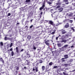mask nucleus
<instances>
[{
	"instance_id": "obj_32",
	"label": "nucleus",
	"mask_w": 75,
	"mask_h": 75,
	"mask_svg": "<svg viewBox=\"0 0 75 75\" xmlns=\"http://www.w3.org/2000/svg\"><path fill=\"white\" fill-rule=\"evenodd\" d=\"M16 70H17V71H18V70H19V67H16Z\"/></svg>"
},
{
	"instance_id": "obj_20",
	"label": "nucleus",
	"mask_w": 75,
	"mask_h": 75,
	"mask_svg": "<svg viewBox=\"0 0 75 75\" xmlns=\"http://www.w3.org/2000/svg\"><path fill=\"white\" fill-rule=\"evenodd\" d=\"M2 46H3V43L1 42H0V47H2Z\"/></svg>"
},
{
	"instance_id": "obj_10",
	"label": "nucleus",
	"mask_w": 75,
	"mask_h": 75,
	"mask_svg": "<svg viewBox=\"0 0 75 75\" xmlns=\"http://www.w3.org/2000/svg\"><path fill=\"white\" fill-rule=\"evenodd\" d=\"M47 30H48V31L49 33H51V32H52V28H48Z\"/></svg>"
},
{
	"instance_id": "obj_5",
	"label": "nucleus",
	"mask_w": 75,
	"mask_h": 75,
	"mask_svg": "<svg viewBox=\"0 0 75 75\" xmlns=\"http://www.w3.org/2000/svg\"><path fill=\"white\" fill-rule=\"evenodd\" d=\"M69 27V23H67L64 25V28H68Z\"/></svg>"
},
{
	"instance_id": "obj_23",
	"label": "nucleus",
	"mask_w": 75,
	"mask_h": 75,
	"mask_svg": "<svg viewBox=\"0 0 75 75\" xmlns=\"http://www.w3.org/2000/svg\"><path fill=\"white\" fill-rule=\"evenodd\" d=\"M14 52H13V51L11 52V55L13 57V56H14Z\"/></svg>"
},
{
	"instance_id": "obj_49",
	"label": "nucleus",
	"mask_w": 75,
	"mask_h": 75,
	"mask_svg": "<svg viewBox=\"0 0 75 75\" xmlns=\"http://www.w3.org/2000/svg\"><path fill=\"white\" fill-rule=\"evenodd\" d=\"M27 63H27V64H26V65H29V63L30 64V63L29 62H27Z\"/></svg>"
},
{
	"instance_id": "obj_41",
	"label": "nucleus",
	"mask_w": 75,
	"mask_h": 75,
	"mask_svg": "<svg viewBox=\"0 0 75 75\" xmlns=\"http://www.w3.org/2000/svg\"><path fill=\"white\" fill-rule=\"evenodd\" d=\"M33 49L35 50H36V47H33Z\"/></svg>"
},
{
	"instance_id": "obj_2",
	"label": "nucleus",
	"mask_w": 75,
	"mask_h": 75,
	"mask_svg": "<svg viewBox=\"0 0 75 75\" xmlns=\"http://www.w3.org/2000/svg\"><path fill=\"white\" fill-rule=\"evenodd\" d=\"M45 3H43V4H42V6L40 8L39 10H42V9H43V10H45V8H44V7H45Z\"/></svg>"
},
{
	"instance_id": "obj_8",
	"label": "nucleus",
	"mask_w": 75,
	"mask_h": 75,
	"mask_svg": "<svg viewBox=\"0 0 75 75\" xmlns=\"http://www.w3.org/2000/svg\"><path fill=\"white\" fill-rule=\"evenodd\" d=\"M53 23L54 22L52 21H49V24H51L52 25H54V24H53Z\"/></svg>"
},
{
	"instance_id": "obj_15",
	"label": "nucleus",
	"mask_w": 75,
	"mask_h": 75,
	"mask_svg": "<svg viewBox=\"0 0 75 75\" xmlns=\"http://www.w3.org/2000/svg\"><path fill=\"white\" fill-rule=\"evenodd\" d=\"M45 67L44 66H43L42 67V71H44L45 70Z\"/></svg>"
},
{
	"instance_id": "obj_9",
	"label": "nucleus",
	"mask_w": 75,
	"mask_h": 75,
	"mask_svg": "<svg viewBox=\"0 0 75 75\" xmlns=\"http://www.w3.org/2000/svg\"><path fill=\"white\" fill-rule=\"evenodd\" d=\"M72 15H73V13H69L67 14L68 16H69V17L72 16Z\"/></svg>"
},
{
	"instance_id": "obj_58",
	"label": "nucleus",
	"mask_w": 75,
	"mask_h": 75,
	"mask_svg": "<svg viewBox=\"0 0 75 75\" xmlns=\"http://www.w3.org/2000/svg\"><path fill=\"white\" fill-rule=\"evenodd\" d=\"M53 52H54V51H52V53L53 55H54V53H53Z\"/></svg>"
},
{
	"instance_id": "obj_37",
	"label": "nucleus",
	"mask_w": 75,
	"mask_h": 75,
	"mask_svg": "<svg viewBox=\"0 0 75 75\" xmlns=\"http://www.w3.org/2000/svg\"><path fill=\"white\" fill-rule=\"evenodd\" d=\"M65 2H68V0H64Z\"/></svg>"
},
{
	"instance_id": "obj_57",
	"label": "nucleus",
	"mask_w": 75,
	"mask_h": 75,
	"mask_svg": "<svg viewBox=\"0 0 75 75\" xmlns=\"http://www.w3.org/2000/svg\"><path fill=\"white\" fill-rule=\"evenodd\" d=\"M58 25H59V23H57V24L56 25V26H58Z\"/></svg>"
},
{
	"instance_id": "obj_12",
	"label": "nucleus",
	"mask_w": 75,
	"mask_h": 75,
	"mask_svg": "<svg viewBox=\"0 0 75 75\" xmlns=\"http://www.w3.org/2000/svg\"><path fill=\"white\" fill-rule=\"evenodd\" d=\"M68 65H69V64H63L64 66H65V67H68Z\"/></svg>"
},
{
	"instance_id": "obj_4",
	"label": "nucleus",
	"mask_w": 75,
	"mask_h": 75,
	"mask_svg": "<svg viewBox=\"0 0 75 75\" xmlns=\"http://www.w3.org/2000/svg\"><path fill=\"white\" fill-rule=\"evenodd\" d=\"M53 0H46V1L47 3L48 4H52V2Z\"/></svg>"
},
{
	"instance_id": "obj_60",
	"label": "nucleus",
	"mask_w": 75,
	"mask_h": 75,
	"mask_svg": "<svg viewBox=\"0 0 75 75\" xmlns=\"http://www.w3.org/2000/svg\"><path fill=\"white\" fill-rule=\"evenodd\" d=\"M16 24H17V25H18L19 24V23H17Z\"/></svg>"
},
{
	"instance_id": "obj_22",
	"label": "nucleus",
	"mask_w": 75,
	"mask_h": 75,
	"mask_svg": "<svg viewBox=\"0 0 75 75\" xmlns=\"http://www.w3.org/2000/svg\"><path fill=\"white\" fill-rule=\"evenodd\" d=\"M27 57L28 58H30L31 57V56H30V54L27 53Z\"/></svg>"
},
{
	"instance_id": "obj_6",
	"label": "nucleus",
	"mask_w": 75,
	"mask_h": 75,
	"mask_svg": "<svg viewBox=\"0 0 75 75\" xmlns=\"http://www.w3.org/2000/svg\"><path fill=\"white\" fill-rule=\"evenodd\" d=\"M48 42H49V40H45V42L46 45L49 46L50 45V44H49V43Z\"/></svg>"
},
{
	"instance_id": "obj_42",
	"label": "nucleus",
	"mask_w": 75,
	"mask_h": 75,
	"mask_svg": "<svg viewBox=\"0 0 75 75\" xmlns=\"http://www.w3.org/2000/svg\"><path fill=\"white\" fill-rule=\"evenodd\" d=\"M13 40V38H10L9 40H10V41H11V40Z\"/></svg>"
},
{
	"instance_id": "obj_36",
	"label": "nucleus",
	"mask_w": 75,
	"mask_h": 75,
	"mask_svg": "<svg viewBox=\"0 0 75 75\" xmlns=\"http://www.w3.org/2000/svg\"><path fill=\"white\" fill-rule=\"evenodd\" d=\"M33 27V25H32L30 27V28H32V27Z\"/></svg>"
},
{
	"instance_id": "obj_61",
	"label": "nucleus",
	"mask_w": 75,
	"mask_h": 75,
	"mask_svg": "<svg viewBox=\"0 0 75 75\" xmlns=\"http://www.w3.org/2000/svg\"><path fill=\"white\" fill-rule=\"evenodd\" d=\"M50 51H52V48L50 49Z\"/></svg>"
},
{
	"instance_id": "obj_43",
	"label": "nucleus",
	"mask_w": 75,
	"mask_h": 75,
	"mask_svg": "<svg viewBox=\"0 0 75 75\" xmlns=\"http://www.w3.org/2000/svg\"><path fill=\"white\" fill-rule=\"evenodd\" d=\"M69 20V19H66V20H64V22H65V21H67V20Z\"/></svg>"
},
{
	"instance_id": "obj_29",
	"label": "nucleus",
	"mask_w": 75,
	"mask_h": 75,
	"mask_svg": "<svg viewBox=\"0 0 75 75\" xmlns=\"http://www.w3.org/2000/svg\"><path fill=\"white\" fill-rule=\"evenodd\" d=\"M68 46V45H65L64 46V47H65V48H66Z\"/></svg>"
},
{
	"instance_id": "obj_47",
	"label": "nucleus",
	"mask_w": 75,
	"mask_h": 75,
	"mask_svg": "<svg viewBox=\"0 0 75 75\" xmlns=\"http://www.w3.org/2000/svg\"><path fill=\"white\" fill-rule=\"evenodd\" d=\"M43 13L42 12H41V13H40V15H41V16H42V14H43Z\"/></svg>"
},
{
	"instance_id": "obj_50",
	"label": "nucleus",
	"mask_w": 75,
	"mask_h": 75,
	"mask_svg": "<svg viewBox=\"0 0 75 75\" xmlns=\"http://www.w3.org/2000/svg\"><path fill=\"white\" fill-rule=\"evenodd\" d=\"M74 47V45H72L71 46V48H73Z\"/></svg>"
},
{
	"instance_id": "obj_48",
	"label": "nucleus",
	"mask_w": 75,
	"mask_h": 75,
	"mask_svg": "<svg viewBox=\"0 0 75 75\" xmlns=\"http://www.w3.org/2000/svg\"><path fill=\"white\" fill-rule=\"evenodd\" d=\"M66 4H69V2H67V3H65Z\"/></svg>"
},
{
	"instance_id": "obj_54",
	"label": "nucleus",
	"mask_w": 75,
	"mask_h": 75,
	"mask_svg": "<svg viewBox=\"0 0 75 75\" xmlns=\"http://www.w3.org/2000/svg\"><path fill=\"white\" fill-rule=\"evenodd\" d=\"M9 37H12V35H9Z\"/></svg>"
},
{
	"instance_id": "obj_26",
	"label": "nucleus",
	"mask_w": 75,
	"mask_h": 75,
	"mask_svg": "<svg viewBox=\"0 0 75 75\" xmlns=\"http://www.w3.org/2000/svg\"><path fill=\"white\" fill-rule=\"evenodd\" d=\"M30 0H26L25 2L26 3H28V2H30Z\"/></svg>"
},
{
	"instance_id": "obj_24",
	"label": "nucleus",
	"mask_w": 75,
	"mask_h": 75,
	"mask_svg": "<svg viewBox=\"0 0 75 75\" xmlns=\"http://www.w3.org/2000/svg\"><path fill=\"white\" fill-rule=\"evenodd\" d=\"M21 11H23L24 10V8H21Z\"/></svg>"
},
{
	"instance_id": "obj_18",
	"label": "nucleus",
	"mask_w": 75,
	"mask_h": 75,
	"mask_svg": "<svg viewBox=\"0 0 75 75\" xmlns=\"http://www.w3.org/2000/svg\"><path fill=\"white\" fill-rule=\"evenodd\" d=\"M0 61H1V62H2V63L3 64H4V61L3 60V58H0Z\"/></svg>"
},
{
	"instance_id": "obj_46",
	"label": "nucleus",
	"mask_w": 75,
	"mask_h": 75,
	"mask_svg": "<svg viewBox=\"0 0 75 75\" xmlns=\"http://www.w3.org/2000/svg\"><path fill=\"white\" fill-rule=\"evenodd\" d=\"M24 51V49H22L21 50V52H23Z\"/></svg>"
},
{
	"instance_id": "obj_63",
	"label": "nucleus",
	"mask_w": 75,
	"mask_h": 75,
	"mask_svg": "<svg viewBox=\"0 0 75 75\" xmlns=\"http://www.w3.org/2000/svg\"><path fill=\"white\" fill-rule=\"evenodd\" d=\"M26 61H27V62H28V60H26Z\"/></svg>"
},
{
	"instance_id": "obj_11",
	"label": "nucleus",
	"mask_w": 75,
	"mask_h": 75,
	"mask_svg": "<svg viewBox=\"0 0 75 75\" xmlns=\"http://www.w3.org/2000/svg\"><path fill=\"white\" fill-rule=\"evenodd\" d=\"M68 40H62L61 41L62 42H64V43H65V42H66L67 41H68Z\"/></svg>"
},
{
	"instance_id": "obj_51",
	"label": "nucleus",
	"mask_w": 75,
	"mask_h": 75,
	"mask_svg": "<svg viewBox=\"0 0 75 75\" xmlns=\"http://www.w3.org/2000/svg\"><path fill=\"white\" fill-rule=\"evenodd\" d=\"M10 38H8V40H10Z\"/></svg>"
},
{
	"instance_id": "obj_45",
	"label": "nucleus",
	"mask_w": 75,
	"mask_h": 75,
	"mask_svg": "<svg viewBox=\"0 0 75 75\" xmlns=\"http://www.w3.org/2000/svg\"><path fill=\"white\" fill-rule=\"evenodd\" d=\"M52 35H54V34H55V32H52Z\"/></svg>"
},
{
	"instance_id": "obj_25",
	"label": "nucleus",
	"mask_w": 75,
	"mask_h": 75,
	"mask_svg": "<svg viewBox=\"0 0 75 75\" xmlns=\"http://www.w3.org/2000/svg\"><path fill=\"white\" fill-rule=\"evenodd\" d=\"M8 38L6 36L4 38V40L5 41H6V40H8Z\"/></svg>"
},
{
	"instance_id": "obj_39",
	"label": "nucleus",
	"mask_w": 75,
	"mask_h": 75,
	"mask_svg": "<svg viewBox=\"0 0 75 75\" xmlns=\"http://www.w3.org/2000/svg\"><path fill=\"white\" fill-rule=\"evenodd\" d=\"M59 36L56 37V40H58V38H59Z\"/></svg>"
},
{
	"instance_id": "obj_34",
	"label": "nucleus",
	"mask_w": 75,
	"mask_h": 75,
	"mask_svg": "<svg viewBox=\"0 0 75 75\" xmlns=\"http://www.w3.org/2000/svg\"><path fill=\"white\" fill-rule=\"evenodd\" d=\"M53 68L54 69L57 68H58V66H54Z\"/></svg>"
},
{
	"instance_id": "obj_21",
	"label": "nucleus",
	"mask_w": 75,
	"mask_h": 75,
	"mask_svg": "<svg viewBox=\"0 0 75 75\" xmlns=\"http://www.w3.org/2000/svg\"><path fill=\"white\" fill-rule=\"evenodd\" d=\"M62 44L59 43H58L57 44V45L58 46V47H61Z\"/></svg>"
},
{
	"instance_id": "obj_7",
	"label": "nucleus",
	"mask_w": 75,
	"mask_h": 75,
	"mask_svg": "<svg viewBox=\"0 0 75 75\" xmlns=\"http://www.w3.org/2000/svg\"><path fill=\"white\" fill-rule=\"evenodd\" d=\"M61 31H62V34H65L67 33V32L65 31V30H63V29H62Z\"/></svg>"
},
{
	"instance_id": "obj_35",
	"label": "nucleus",
	"mask_w": 75,
	"mask_h": 75,
	"mask_svg": "<svg viewBox=\"0 0 75 75\" xmlns=\"http://www.w3.org/2000/svg\"><path fill=\"white\" fill-rule=\"evenodd\" d=\"M69 22L70 23H72V22H73V21L72 20H70L69 21Z\"/></svg>"
},
{
	"instance_id": "obj_53",
	"label": "nucleus",
	"mask_w": 75,
	"mask_h": 75,
	"mask_svg": "<svg viewBox=\"0 0 75 75\" xmlns=\"http://www.w3.org/2000/svg\"><path fill=\"white\" fill-rule=\"evenodd\" d=\"M16 74H17L18 73V71H16Z\"/></svg>"
},
{
	"instance_id": "obj_27",
	"label": "nucleus",
	"mask_w": 75,
	"mask_h": 75,
	"mask_svg": "<svg viewBox=\"0 0 75 75\" xmlns=\"http://www.w3.org/2000/svg\"><path fill=\"white\" fill-rule=\"evenodd\" d=\"M52 62H51L49 63V65L50 66L52 65Z\"/></svg>"
},
{
	"instance_id": "obj_31",
	"label": "nucleus",
	"mask_w": 75,
	"mask_h": 75,
	"mask_svg": "<svg viewBox=\"0 0 75 75\" xmlns=\"http://www.w3.org/2000/svg\"><path fill=\"white\" fill-rule=\"evenodd\" d=\"M39 61H40L39 63H40V64H42V63L43 62L42 60H40Z\"/></svg>"
},
{
	"instance_id": "obj_38",
	"label": "nucleus",
	"mask_w": 75,
	"mask_h": 75,
	"mask_svg": "<svg viewBox=\"0 0 75 75\" xmlns=\"http://www.w3.org/2000/svg\"><path fill=\"white\" fill-rule=\"evenodd\" d=\"M10 15H11V13H8V16H10Z\"/></svg>"
},
{
	"instance_id": "obj_33",
	"label": "nucleus",
	"mask_w": 75,
	"mask_h": 75,
	"mask_svg": "<svg viewBox=\"0 0 75 75\" xmlns=\"http://www.w3.org/2000/svg\"><path fill=\"white\" fill-rule=\"evenodd\" d=\"M13 46V43H11L10 46V47H11Z\"/></svg>"
},
{
	"instance_id": "obj_52",
	"label": "nucleus",
	"mask_w": 75,
	"mask_h": 75,
	"mask_svg": "<svg viewBox=\"0 0 75 75\" xmlns=\"http://www.w3.org/2000/svg\"><path fill=\"white\" fill-rule=\"evenodd\" d=\"M25 28H28V26H25Z\"/></svg>"
},
{
	"instance_id": "obj_55",
	"label": "nucleus",
	"mask_w": 75,
	"mask_h": 75,
	"mask_svg": "<svg viewBox=\"0 0 75 75\" xmlns=\"http://www.w3.org/2000/svg\"><path fill=\"white\" fill-rule=\"evenodd\" d=\"M33 19L30 20V22H32V21H33Z\"/></svg>"
},
{
	"instance_id": "obj_64",
	"label": "nucleus",
	"mask_w": 75,
	"mask_h": 75,
	"mask_svg": "<svg viewBox=\"0 0 75 75\" xmlns=\"http://www.w3.org/2000/svg\"><path fill=\"white\" fill-rule=\"evenodd\" d=\"M73 72H75V69L73 71Z\"/></svg>"
},
{
	"instance_id": "obj_40",
	"label": "nucleus",
	"mask_w": 75,
	"mask_h": 75,
	"mask_svg": "<svg viewBox=\"0 0 75 75\" xmlns=\"http://www.w3.org/2000/svg\"><path fill=\"white\" fill-rule=\"evenodd\" d=\"M63 74H64V75H67V74L65 72H63Z\"/></svg>"
},
{
	"instance_id": "obj_44",
	"label": "nucleus",
	"mask_w": 75,
	"mask_h": 75,
	"mask_svg": "<svg viewBox=\"0 0 75 75\" xmlns=\"http://www.w3.org/2000/svg\"><path fill=\"white\" fill-rule=\"evenodd\" d=\"M9 50L11 51H13V48H11Z\"/></svg>"
},
{
	"instance_id": "obj_3",
	"label": "nucleus",
	"mask_w": 75,
	"mask_h": 75,
	"mask_svg": "<svg viewBox=\"0 0 75 75\" xmlns=\"http://www.w3.org/2000/svg\"><path fill=\"white\" fill-rule=\"evenodd\" d=\"M35 71L36 72H37L38 71V67H35V68L34 67L33 68V71Z\"/></svg>"
},
{
	"instance_id": "obj_30",
	"label": "nucleus",
	"mask_w": 75,
	"mask_h": 75,
	"mask_svg": "<svg viewBox=\"0 0 75 75\" xmlns=\"http://www.w3.org/2000/svg\"><path fill=\"white\" fill-rule=\"evenodd\" d=\"M61 6H60L59 5L56 7V8H59Z\"/></svg>"
},
{
	"instance_id": "obj_14",
	"label": "nucleus",
	"mask_w": 75,
	"mask_h": 75,
	"mask_svg": "<svg viewBox=\"0 0 75 75\" xmlns=\"http://www.w3.org/2000/svg\"><path fill=\"white\" fill-rule=\"evenodd\" d=\"M58 10L60 12V11H62L63 10V8L61 7L59 8Z\"/></svg>"
},
{
	"instance_id": "obj_59",
	"label": "nucleus",
	"mask_w": 75,
	"mask_h": 75,
	"mask_svg": "<svg viewBox=\"0 0 75 75\" xmlns=\"http://www.w3.org/2000/svg\"><path fill=\"white\" fill-rule=\"evenodd\" d=\"M60 1V0H59L57 1V2H59Z\"/></svg>"
},
{
	"instance_id": "obj_56",
	"label": "nucleus",
	"mask_w": 75,
	"mask_h": 75,
	"mask_svg": "<svg viewBox=\"0 0 75 75\" xmlns=\"http://www.w3.org/2000/svg\"><path fill=\"white\" fill-rule=\"evenodd\" d=\"M49 71H50V70H46V72H49Z\"/></svg>"
},
{
	"instance_id": "obj_28",
	"label": "nucleus",
	"mask_w": 75,
	"mask_h": 75,
	"mask_svg": "<svg viewBox=\"0 0 75 75\" xmlns=\"http://www.w3.org/2000/svg\"><path fill=\"white\" fill-rule=\"evenodd\" d=\"M70 29H71V30H73V31H75V30L74 29V28L73 27H71L70 28Z\"/></svg>"
},
{
	"instance_id": "obj_17",
	"label": "nucleus",
	"mask_w": 75,
	"mask_h": 75,
	"mask_svg": "<svg viewBox=\"0 0 75 75\" xmlns=\"http://www.w3.org/2000/svg\"><path fill=\"white\" fill-rule=\"evenodd\" d=\"M18 48L17 47H16V52L17 53H19V50H18Z\"/></svg>"
},
{
	"instance_id": "obj_16",
	"label": "nucleus",
	"mask_w": 75,
	"mask_h": 75,
	"mask_svg": "<svg viewBox=\"0 0 75 75\" xmlns=\"http://www.w3.org/2000/svg\"><path fill=\"white\" fill-rule=\"evenodd\" d=\"M66 49V48L64 46L62 47L61 48H60V49H61L60 50H61V51H64V49Z\"/></svg>"
},
{
	"instance_id": "obj_19",
	"label": "nucleus",
	"mask_w": 75,
	"mask_h": 75,
	"mask_svg": "<svg viewBox=\"0 0 75 75\" xmlns=\"http://www.w3.org/2000/svg\"><path fill=\"white\" fill-rule=\"evenodd\" d=\"M31 38V36L30 35H28L27 37V38L28 40H30Z\"/></svg>"
},
{
	"instance_id": "obj_62",
	"label": "nucleus",
	"mask_w": 75,
	"mask_h": 75,
	"mask_svg": "<svg viewBox=\"0 0 75 75\" xmlns=\"http://www.w3.org/2000/svg\"><path fill=\"white\" fill-rule=\"evenodd\" d=\"M24 69H26V67H24Z\"/></svg>"
},
{
	"instance_id": "obj_13",
	"label": "nucleus",
	"mask_w": 75,
	"mask_h": 75,
	"mask_svg": "<svg viewBox=\"0 0 75 75\" xmlns=\"http://www.w3.org/2000/svg\"><path fill=\"white\" fill-rule=\"evenodd\" d=\"M56 4V6H60L61 4V2H58Z\"/></svg>"
},
{
	"instance_id": "obj_1",
	"label": "nucleus",
	"mask_w": 75,
	"mask_h": 75,
	"mask_svg": "<svg viewBox=\"0 0 75 75\" xmlns=\"http://www.w3.org/2000/svg\"><path fill=\"white\" fill-rule=\"evenodd\" d=\"M64 58H63L61 59V60H62V62H65V59H67L68 58V55L67 54H66L64 55Z\"/></svg>"
}]
</instances>
